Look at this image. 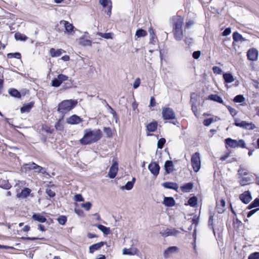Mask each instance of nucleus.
I'll return each instance as SVG.
<instances>
[{"label": "nucleus", "mask_w": 259, "mask_h": 259, "mask_svg": "<svg viewBox=\"0 0 259 259\" xmlns=\"http://www.w3.org/2000/svg\"><path fill=\"white\" fill-rule=\"evenodd\" d=\"M102 132L100 130L93 131L91 129L84 131L83 137L79 140L82 145H90L98 141L102 137Z\"/></svg>", "instance_id": "obj_1"}, {"label": "nucleus", "mask_w": 259, "mask_h": 259, "mask_svg": "<svg viewBox=\"0 0 259 259\" xmlns=\"http://www.w3.org/2000/svg\"><path fill=\"white\" fill-rule=\"evenodd\" d=\"M172 20V32L174 34V38L177 41H181L182 40L184 36L182 29L184 19L182 17L177 16L174 17Z\"/></svg>", "instance_id": "obj_2"}, {"label": "nucleus", "mask_w": 259, "mask_h": 259, "mask_svg": "<svg viewBox=\"0 0 259 259\" xmlns=\"http://www.w3.org/2000/svg\"><path fill=\"white\" fill-rule=\"evenodd\" d=\"M77 104V101L75 100H63L58 104L57 111L61 114L62 118H64L65 115L73 109Z\"/></svg>", "instance_id": "obj_3"}, {"label": "nucleus", "mask_w": 259, "mask_h": 259, "mask_svg": "<svg viewBox=\"0 0 259 259\" xmlns=\"http://www.w3.org/2000/svg\"><path fill=\"white\" fill-rule=\"evenodd\" d=\"M191 164L193 170L195 172H198L201 166L200 159V154L198 152L195 153L191 157Z\"/></svg>", "instance_id": "obj_4"}, {"label": "nucleus", "mask_w": 259, "mask_h": 259, "mask_svg": "<svg viewBox=\"0 0 259 259\" xmlns=\"http://www.w3.org/2000/svg\"><path fill=\"white\" fill-rule=\"evenodd\" d=\"M234 124L236 126L240 127L247 130H252L256 127L255 125L252 122H248L246 121H240L238 119L235 120Z\"/></svg>", "instance_id": "obj_5"}, {"label": "nucleus", "mask_w": 259, "mask_h": 259, "mask_svg": "<svg viewBox=\"0 0 259 259\" xmlns=\"http://www.w3.org/2000/svg\"><path fill=\"white\" fill-rule=\"evenodd\" d=\"M162 117L164 120H172L176 118L175 113L172 108L164 107L162 111Z\"/></svg>", "instance_id": "obj_6"}, {"label": "nucleus", "mask_w": 259, "mask_h": 259, "mask_svg": "<svg viewBox=\"0 0 259 259\" xmlns=\"http://www.w3.org/2000/svg\"><path fill=\"white\" fill-rule=\"evenodd\" d=\"M67 79V76L63 74H60L57 78H55L52 80V86L59 87L63 82L65 81Z\"/></svg>", "instance_id": "obj_7"}, {"label": "nucleus", "mask_w": 259, "mask_h": 259, "mask_svg": "<svg viewBox=\"0 0 259 259\" xmlns=\"http://www.w3.org/2000/svg\"><path fill=\"white\" fill-rule=\"evenodd\" d=\"M159 233L162 237H166L169 236H176L180 233V231L175 228H166L160 231Z\"/></svg>", "instance_id": "obj_8"}, {"label": "nucleus", "mask_w": 259, "mask_h": 259, "mask_svg": "<svg viewBox=\"0 0 259 259\" xmlns=\"http://www.w3.org/2000/svg\"><path fill=\"white\" fill-rule=\"evenodd\" d=\"M148 169L154 176H157L159 173L160 166L155 162H151L148 165Z\"/></svg>", "instance_id": "obj_9"}, {"label": "nucleus", "mask_w": 259, "mask_h": 259, "mask_svg": "<svg viewBox=\"0 0 259 259\" xmlns=\"http://www.w3.org/2000/svg\"><path fill=\"white\" fill-rule=\"evenodd\" d=\"M240 200L244 204H248L252 199L251 194L250 191H246L239 195Z\"/></svg>", "instance_id": "obj_10"}, {"label": "nucleus", "mask_w": 259, "mask_h": 259, "mask_svg": "<svg viewBox=\"0 0 259 259\" xmlns=\"http://www.w3.org/2000/svg\"><path fill=\"white\" fill-rule=\"evenodd\" d=\"M118 163L114 161L109 169L108 172V176L110 179H114L115 178L118 172Z\"/></svg>", "instance_id": "obj_11"}, {"label": "nucleus", "mask_w": 259, "mask_h": 259, "mask_svg": "<svg viewBox=\"0 0 259 259\" xmlns=\"http://www.w3.org/2000/svg\"><path fill=\"white\" fill-rule=\"evenodd\" d=\"M99 3L103 7L105 8L108 7V10L106 12L107 15L110 17L112 10V2L111 0H99Z\"/></svg>", "instance_id": "obj_12"}, {"label": "nucleus", "mask_w": 259, "mask_h": 259, "mask_svg": "<svg viewBox=\"0 0 259 259\" xmlns=\"http://www.w3.org/2000/svg\"><path fill=\"white\" fill-rule=\"evenodd\" d=\"M247 56L248 60L254 61L257 59L258 51L254 48L249 49L247 53Z\"/></svg>", "instance_id": "obj_13"}, {"label": "nucleus", "mask_w": 259, "mask_h": 259, "mask_svg": "<svg viewBox=\"0 0 259 259\" xmlns=\"http://www.w3.org/2000/svg\"><path fill=\"white\" fill-rule=\"evenodd\" d=\"M82 121V119L78 116L74 114L67 119L66 122L70 124H77Z\"/></svg>", "instance_id": "obj_14"}, {"label": "nucleus", "mask_w": 259, "mask_h": 259, "mask_svg": "<svg viewBox=\"0 0 259 259\" xmlns=\"http://www.w3.org/2000/svg\"><path fill=\"white\" fill-rule=\"evenodd\" d=\"M106 242L101 241L91 245L89 247V252L93 253L96 250H99L104 245L106 244Z\"/></svg>", "instance_id": "obj_15"}, {"label": "nucleus", "mask_w": 259, "mask_h": 259, "mask_svg": "<svg viewBox=\"0 0 259 259\" xmlns=\"http://www.w3.org/2000/svg\"><path fill=\"white\" fill-rule=\"evenodd\" d=\"M34 105V102L33 101H31L28 103L24 104L20 108L21 113H24L29 112L30 111V110L33 107Z\"/></svg>", "instance_id": "obj_16"}, {"label": "nucleus", "mask_w": 259, "mask_h": 259, "mask_svg": "<svg viewBox=\"0 0 259 259\" xmlns=\"http://www.w3.org/2000/svg\"><path fill=\"white\" fill-rule=\"evenodd\" d=\"M60 24L64 25L65 32L68 33H70L74 30V26L72 24L69 23L68 21L62 20L60 21Z\"/></svg>", "instance_id": "obj_17"}, {"label": "nucleus", "mask_w": 259, "mask_h": 259, "mask_svg": "<svg viewBox=\"0 0 259 259\" xmlns=\"http://www.w3.org/2000/svg\"><path fill=\"white\" fill-rule=\"evenodd\" d=\"M164 166L166 174H169L174 171V165L171 160H166Z\"/></svg>", "instance_id": "obj_18"}, {"label": "nucleus", "mask_w": 259, "mask_h": 259, "mask_svg": "<svg viewBox=\"0 0 259 259\" xmlns=\"http://www.w3.org/2000/svg\"><path fill=\"white\" fill-rule=\"evenodd\" d=\"M163 204L167 207L174 206L176 204V201L172 197H164Z\"/></svg>", "instance_id": "obj_19"}, {"label": "nucleus", "mask_w": 259, "mask_h": 259, "mask_svg": "<svg viewBox=\"0 0 259 259\" xmlns=\"http://www.w3.org/2000/svg\"><path fill=\"white\" fill-rule=\"evenodd\" d=\"M225 144L226 148H228V147L232 148L237 147V140L232 139L231 138H226L225 140Z\"/></svg>", "instance_id": "obj_20"}, {"label": "nucleus", "mask_w": 259, "mask_h": 259, "mask_svg": "<svg viewBox=\"0 0 259 259\" xmlns=\"http://www.w3.org/2000/svg\"><path fill=\"white\" fill-rule=\"evenodd\" d=\"M165 188L172 189L177 191L179 188V185L177 183L174 182H166L162 184Z\"/></svg>", "instance_id": "obj_21"}, {"label": "nucleus", "mask_w": 259, "mask_h": 259, "mask_svg": "<svg viewBox=\"0 0 259 259\" xmlns=\"http://www.w3.org/2000/svg\"><path fill=\"white\" fill-rule=\"evenodd\" d=\"M208 99L210 100L213 101L217 103H221L224 105H225V104L224 103L221 97L217 94H210L208 96Z\"/></svg>", "instance_id": "obj_22"}, {"label": "nucleus", "mask_w": 259, "mask_h": 259, "mask_svg": "<svg viewBox=\"0 0 259 259\" xmlns=\"http://www.w3.org/2000/svg\"><path fill=\"white\" fill-rule=\"evenodd\" d=\"M178 249L176 246H170L165 249L163 252V256L164 258H168L170 254H172L177 251Z\"/></svg>", "instance_id": "obj_23"}, {"label": "nucleus", "mask_w": 259, "mask_h": 259, "mask_svg": "<svg viewBox=\"0 0 259 259\" xmlns=\"http://www.w3.org/2000/svg\"><path fill=\"white\" fill-rule=\"evenodd\" d=\"M9 95L15 98L21 99V94L20 92L15 88H10L8 90Z\"/></svg>", "instance_id": "obj_24"}, {"label": "nucleus", "mask_w": 259, "mask_h": 259, "mask_svg": "<svg viewBox=\"0 0 259 259\" xmlns=\"http://www.w3.org/2000/svg\"><path fill=\"white\" fill-rule=\"evenodd\" d=\"M223 79L225 83H230L234 80V77L232 73L230 72H226L223 74Z\"/></svg>", "instance_id": "obj_25"}, {"label": "nucleus", "mask_w": 259, "mask_h": 259, "mask_svg": "<svg viewBox=\"0 0 259 259\" xmlns=\"http://www.w3.org/2000/svg\"><path fill=\"white\" fill-rule=\"evenodd\" d=\"M95 226L96 227L101 231H102L103 233L105 235H107L110 233V229L109 227H107L102 224H95Z\"/></svg>", "instance_id": "obj_26"}, {"label": "nucleus", "mask_w": 259, "mask_h": 259, "mask_svg": "<svg viewBox=\"0 0 259 259\" xmlns=\"http://www.w3.org/2000/svg\"><path fill=\"white\" fill-rule=\"evenodd\" d=\"M64 51L61 49L56 50L54 48H51L50 50V53L52 57H59Z\"/></svg>", "instance_id": "obj_27"}, {"label": "nucleus", "mask_w": 259, "mask_h": 259, "mask_svg": "<svg viewBox=\"0 0 259 259\" xmlns=\"http://www.w3.org/2000/svg\"><path fill=\"white\" fill-rule=\"evenodd\" d=\"M157 122L156 121H154L147 125L146 130L149 132H154L157 130Z\"/></svg>", "instance_id": "obj_28"}, {"label": "nucleus", "mask_w": 259, "mask_h": 259, "mask_svg": "<svg viewBox=\"0 0 259 259\" xmlns=\"http://www.w3.org/2000/svg\"><path fill=\"white\" fill-rule=\"evenodd\" d=\"M32 219L39 223H45L47 221L46 217L41 215L40 213H34L32 215Z\"/></svg>", "instance_id": "obj_29"}, {"label": "nucleus", "mask_w": 259, "mask_h": 259, "mask_svg": "<svg viewBox=\"0 0 259 259\" xmlns=\"http://www.w3.org/2000/svg\"><path fill=\"white\" fill-rule=\"evenodd\" d=\"M233 39L235 42L241 41L243 42L246 40V39L244 38L241 34H240L237 31H235L233 33Z\"/></svg>", "instance_id": "obj_30"}, {"label": "nucleus", "mask_w": 259, "mask_h": 259, "mask_svg": "<svg viewBox=\"0 0 259 259\" xmlns=\"http://www.w3.org/2000/svg\"><path fill=\"white\" fill-rule=\"evenodd\" d=\"M135 181L136 178L134 177L133 178L132 180L131 181H128L124 186L121 187V189H125L126 190H131L134 187Z\"/></svg>", "instance_id": "obj_31"}, {"label": "nucleus", "mask_w": 259, "mask_h": 259, "mask_svg": "<svg viewBox=\"0 0 259 259\" xmlns=\"http://www.w3.org/2000/svg\"><path fill=\"white\" fill-rule=\"evenodd\" d=\"M148 31L150 34L149 44L154 45L155 42V39L156 38V37L153 28L152 27L149 28Z\"/></svg>", "instance_id": "obj_32"}, {"label": "nucleus", "mask_w": 259, "mask_h": 259, "mask_svg": "<svg viewBox=\"0 0 259 259\" xmlns=\"http://www.w3.org/2000/svg\"><path fill=\"white\" fill-rule=\"evenodd\" d=\"M213 221V214H212V213H210L208 221V227L210 229L212 230L213 233L215 235V232L214 229Z\"/></svg>", "instance_id": "obj_33"}, {"label": "nucleus", "mask_w": 259, "mask_h": 259, "mask_svg": "<svg viewBox=\"0 0 259 259\" xmlns=\"http://www.w3.org/2000/svg\"><path fill=\"white\" fill-rule=\"evenodd\" d=\"M31 190L28 188H25L22 190L20 194H17V197H20L21 196L23 198L27 197L30 194Z\"/></svg>", "instance_id": "obj_34"}, {"label": "nucleus", "mask_w": 259, "mask_h": 259, "mask_svg": "<svg viewBox=\"0 0 259 259\" xmlns=\"http://www.w3.org/2000/svg\"><path fill=\"white\" fill-rule=\"evenodd\" d=\"M193 187L192 183H187L183 185L181 187V189L183 192H189Z\"/></svg>", "instance_id": "obj_35"}, {"label": "nucleus", "mask_w": 259, "mask_h": 259, "mask_svg": "<svg viewBox=\"0 0 259 259\" xmlns=\"http://www.w3.org/2000/svg\"><path fill=\"white\" fill-rule=\"evenodd\" d=\"M79 43L82 46H91L92 42L91 40L85 39L84 36H82L79 39Z\"/></svg>", "instance_id": "obj_36"}, {"label": "nucleus", "mask_w": 259, "mask_h": 259, "mask_svg": "<svg viewBox=\"0 0 259 259\" xmlns=\"http://www.w3.org/2000/svg\"><path fill=\"white\" fill-rule=\"evenodd\" d=\"M11 185L9 183L8 180H0V188L8 190L11 188Z\"/></svg>", "instance_id": "obj_37"}, {"label": "nucleus", "mask_w": 259, "mask_h": 259, "mask_svg": "<svg viewBox=\"0 0 259 259\" xmlns=\"http://www.w3.org/2000/svg\"><path fill=\"white\" fill-rule=\"evenodd\" d=\"M35 165H36V164L34 162L24 164L23 165L22 168L25 170V172H27L31 169L35 170V168H34Z\"/></svg>", "instance_id": "obj_38"}, {"label": "nucleus", "mask_w": 259, "mask_h": 259, "mask_svg": "<svg viewBox=\"0 0 259 259\" xmlns=\"http://www.w3.org/2000/svg\"><path fill=\"white\" fill-rule=\"evenodd\" d=\"M15 38L17 40L26 41L28 37L20 32H16L14 35Z\"/></svg>", "instance_id": "obj_39"}, {"label": "nucleus", "mask_w": 259, "mask_h": 259, "mask_svg": "<svg viewBox=\"0 0 259 259\" xmlns=\"http://www.w3.org/2000/svg\"><path fill=\"white\" fill-rule=\"evenodd\" d=\"M147 35V31L143 29H138L136 32L135 36L138 38L144 37Z\"/></svg>", "instance_id": "obj_40"}, {"label": "nucleus", "mask_w": 259, "mask_h": 259, "mask_svg": "<svg viewBox=\"0 0 259 259\" xmlns=\"http://www.w3.org/2000/svg\"><path fill=\"white\" fill-rule=\"evenodd\" d=\"M238 174L241 177L247 176L248 175V170L246 168L243 167L242 165H240L238 170Z\"/></svg>", "instance_id": "obj_41"}, {"label": "nucleus", "mask_w": 259, "mask_h": 259, "mask_svg": "<svg viewBox=\"0 0 259 259\" xmlns=\"http://www.w3.org/2000/svg\"><path fill=\"white\" fill-rule=\"evenodd\" d=\"M197 198L196 196H193L189 199L188 202L191 207H195L197 204Z\"/></svg>", "instance_id": "obj_42"}, {"label": "nucleus", "mask_w": 259, "mask_h": 259, "mask_svg": "<svg viewBox=\"0 0 259 259\" xmlns=\"http://www.w3.org/2000/svg\"><path fill=\"white\" fill-rule=\"evenodd\" d=\"M64 118H62V116L59 119V120L55 123V127L56 130L62 131L63 130V125L61 123L62 120H63Z\"/></svg>", "instance_id": "obj_43"}, {"label": "nucleus", "mask_w": 259, "mask_h": 259, "mask_svg": "<svg viewBox=\"0 0 259 259\" xmlns=\"http://www.w3.org/2000/svg\"><path fill=\"white\" fill-rule=\"evenodd\" d=\"M190 102L191 103V109H192L193 113H194V114L195 115V116L196 117H198L199 114L197 111V107L196 106L195 103L192 101V98H191Z\"/></svg>", "instance_id": "obj_44"}, {"label": "nucleus", "mask_w": 259, "mask_h": 259, "mask_svg": "<svg viewBox=\"0 0 259 259\" xmlns=\"http://www.w3.org/2000/svg\"><path fill=\"white\" fill-rule=\"evenodd\" d=\"M7 57L9 59L11 58H16L18 59H20L21 58V55L19 52H16V53H10L7 54Z\"/></svg>", "instance_id": "obj_45"}, {"label": "nucleus", "mask_w": 259, "mask_h": 259, "mask_svg": "<svg viewBox=\"0 0 259 259\" xmlns=\"http://www.w3.org/2000/svg\"><path fill=\"white\" fill-rule=\"evenodd\" d=\"M66 82L64 83L62 85V88L63 90H67L71 88L73 85L72 81L71 79H68L65 80Z\"/></svg>", "instance_id": "obj_46"}, {"label": "nucleus", "mask_w": 259, "mask_h": 259, "mask_svg": "<svg viewBox=\"0 0 259 259\" xmlns=\"http://www.w3.org/2000/svg\"><path fill=\"white\" fill-rule=\"evenodd\" d=\"M34 168H35V172H39L41 173L42 174H45L47 173L46 168L44 167H42L39 165H38L37 164L34 165Z\"/></svg>", "instance_id": "obj_47"}, {"label": "nucleus", "mask_w": 259, "mask_h": 259, "mask_svg": "<svg viewBox=\"0 0 259 259\" xmlns=\"http://www.w3.org/2000/svg\"><path fill=\"white\" fill-rule=\"evenodd\" d=\"M244 101L245 98L242 95H238L236 96L233 99V101L235 103H242Z\"/></svg>", "instance_id": "obj_48"}, {"label": "nucleus", "mask_w": 259, "mask_h": 259, "mask_svg": "<svg viewBox=\"0 0 259 259\" xmlns=\"http://www.w3.org/2000/svg\"><path fill=\"white\" fill-rule=\"evenodd\" d=\"M104 132L106 134L108 138H111L113 136L112 130L109 127H105L103 128Z\"/></svg>", "instance_id": "obj_49"}, {"label": "nucleus", "mask_w": 259, "mask_h": 259, "mask_svg": "<svg viewBox=\"0 0 259 259\" xmlns=\"http://www.w3.org/2000/svg\"><path fill=\"white\" fill-rule=\"evenodd\" d=\"M165 142L166 140L163 138L159 139L157 142V148L159 149L163 148Z\"/></svg>", "instance_id": "obj_50"}, {"label": "nucleus", "mask_w": 259, "mask_h": 259, "mask_svg": "<svg viewBox=\"0 0 259 259\" xmlns=\"http://www.w3.org/2000/svg\"><path fill=\"white\" fill-rule=\"evenodd\" d=\"M58 223L62 225H64L67 222V217L65 215H61L58 218Z\"/></svg>", "instance_id": "obj_51"}, {"label": "nucleus", "mask_w": 259, "mask_h": 259, "mask_svg": "<svg viewBox=\"0 0 259 259\" xmlns=\"http://www.w3.org/2000/svg\"><path fill=\"white\" fill-rule=\"evenodd\" d=\"M237 147H240L241 148H246V144L243 139L237 140Z\"/></svg>", "instance_id": "obj_52"}, {"label": "nucleus", "mask_w": 259, "mask_h": 259, "mask_svg": "<svg viewBox=\"0 0 259 259\" xmlns=\"http://www.w3.org/2000/svg\"><path fill=\"white\" fill-rule=\"evenodd\" d=\"M225 106L227 107L230 113L232 115V116L234 117L237 115V112L235 109L228 105H225Z\"/></svg>", "instance_id": "obj_53"}, {"label": "nucleus", "mask_w": 259, "mask_h": 259, "mask_svg": "<svg viewBox=\"0 0 259 259\" xmlns=\"http://www.w3.org/2000/svg\"><path fill=\"white\" fill-rule=\"evenodd\" d=\"M99 35L106 39L112 38V33H99Z\"/></svg>", "instance_id": "obj_54"}, {"label": "nucleus", "mask_w": 259, "mask_h": 259, "mask_svg": "<svg viewBox=\"0 0 259 259\" xmlns=\"http://www.w3.org/2000/svg\"><path fill=\"white\" fill-rule=\"evenodd\" d=\"M212 71L215 74H221L223 73L222 69L220 67L217 66L212 67Z\"/></svg>", "instance_id": "obj_55"}, {"label": "nucleus", "mask_w": 259, "mask_h": 259, "mask_svg": "<svg viewBox=\"0 0 259 259\" xmlns=\"http://www.w3.org/2000/svg\"><path fill=\"white\" fill-rule=\"evenodd\" d=\"M250 181L249 178H242L239 181V183L241 186H245L248 184L249 181Z\"/></svg>", "instance_id": "obj_56"}, {"label": "nucleus", "mask_w": 259, "mask_h": 259, "mask_svg": "<svg viewBox=\"0 0 259 259\" xmlns=\"http://www.w3.org/2000/svg\"><path fill=\"white\" fill-rule=\"evenodd\" d=\"M22 240H46V239L45 238H37V237H22Z\"/></svg>", "instance_id": "obj_57"}, {"label": "nucleus", "mask_w": 259, "mask_h": 259, "mask_svg": "<svg viewBox=\"0 0 259 259\" xmlns=\"http://www.w3.org/2000/svg\"><path fill=\"white\" fill-rule=\"evenodd\" d=\"M248 259H259V252H254L248 257Z\"/></svg>", "instance_id": "obj_58"}, {"label": "nucleus", "mask_w": 259, "mask_h": 259, "mask_svg": "<svg viewBox=\"0 0 259 259\" xmlns=\"http://www.w3.org/2000/svg\"><path fill=\"white\" fill-rule=\"evenodd\" d=\"M81 206L83 207L87 211H89L91 208L92 203L90 202H87L85 203H82Z\"/></svg>", "instance_id": "obj_59"}, {"label": "nucleus", "mask_w": 259, "mask_h": 259, "mask_svg": "<svg viewBox=\"0 0 259 259\" xmlns=\"http://www.w3.org/2000/svg\"><path fill=\"white\" fill-rule=\"evenodd\" d=\"M213 121V118L211 117V118H206V119H205L203 121V124L205 125V126H209Z\"/></svg>", "instance_id": "obj_60"}, {"label": "nucleus", "mask_w": 259, "mask_h": 259, "mask_svg": "<svg viewBox=\"0 0 259 259\" xmlns=\"http://www.w3.org/2000/svg\"><path fill=\"white\" fill-rule=\"evenodd\" d=\"M42 130L49 134H52L54 132V130L48 125L43 126Z\"/></svg>", "instance_id": "obj_61"}, {"label": "nucleus", "mask_w": 259, "mask_h": 259, "mask_svg": "<svg viewBox=\"0 0 259 259\" xmlns=\"http://www.w3.org/2000/svg\"><path fill=\"white\" fill-rule=\"evenodd\" d=\"M46 192L47 194L50 197H54L56 195L55 192L52 191L51 189H47Z\"/></svg>", "instance_id": "obj_62"}, {"label": "nucleus", "mask_w": 259, "mask_h": 259, "mask_svg": "<svg viewBox=\"0 0 259 259\" xmlns=\"http://www.w3.org/2000/svg\"><path fill=\"white\" fill-rule=\"evenodd\" d=\"M74 200L77 202H81L84 201V199L80 194H77L74 196Z\"/></svg>", "instance_id": "obj_63"}, {"label": "nucleus", "mask_w": 259, "mask_h": 259, "mask_svg": "<svg viewBox=\"0 0 259 259\" xmlns=\"http://www.w3.org/2000/svg\"><path fill=\"white\" fill-rule=\"evenodd\" d=\"M140 79L139 78H136L133 83V88L135 89H137L140 86Z\"/></svg>", "instance_id": "obj_64"}]
</instances>
